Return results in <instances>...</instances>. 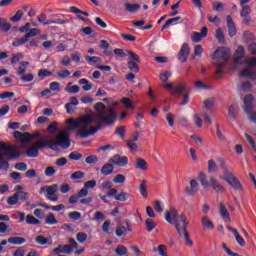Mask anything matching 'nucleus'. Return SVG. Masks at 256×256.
Masks as SVG:
<instances>
[{"instance_id":"56","label":"nucleus","mask_w":256,"mask_h":256,"mask_svg":"<svg viewBox=\"0 0 256 256\" xmlns=\"http://www.w3.org/2000/svg\"><path fill=\"white\" fill-rule=\"evenodd\" d=\"M97 161H99V158L96 155H90L85 159L87 165H93L94 163H97Z\"/></svg>"},{"instance_id":"48","label":"nucleus","mask_w":256,"mask_h":256,"mask_svg":"<svg viewBox=\"0 0 256 256\" xmlns=\"http://www.w3.org/2000/svg\"><path fill=\"white\" fill-rule=\"evenodd\" d=\"M68 159L71 161H80V159H83V155L77 151H74L68 155Z\"/></svg>"},{"instance_id":"47","label":"nucleus","mask_w":256,"mask_h":256,"mask_svg":"<svg viewBox=\"0 0 256 256\" xmlns=\"http://www.w3.org/2000/svg\"><path fill=\"white\" fill-rule=\"evenodd\" d=\"M116 135H119L121 139H125V134L127 133V126H120L115 129Z\"/></svg>"},{"instance_id":"9","label":"nucleus","mask_w":256,"mask_h":256,"mask_svg":"<svg viewBox=\"0 0 256 256\" xmlns=\"http://www.w3.org/2000/svg\"><path fill=\"white\" fill-rule=\"evenodd\" d=\"M219 179H222V181H225L232 187V189H235V191H243V185L239 181L237 177H235V174L233 172H230L226 174L225 176H219Z\"/></svg>"},{"instance_id":"38","label":"nucleus","mask_w":256,"mask_h":256,"mask_svg":"<svg viewBox=\"0 0 256 256\" xmlns=\"http://www.w3.org/2000/svg\"><path fill=\"white\" fill-rule=\"evenodd\" d=\"M218 163H219L220 169L223 171L224 176L228 175L229 173H231L229 168H227V164H225V159L218 158Z\"/></svg>"},{"instance_id":"41","label":"nucleus","mask_w":256,"mask_h":256,"mask_svg":"<svg viewBox=\"0 0 256 256\" xmlns=\"http://www.w3.org/2000/svg\"><path fill=\"white\" fill-rule=\"evenodd\" d=\"M129 197V193L122 191L115 196V201L125 202L129 199Z\"/></svg>"},{"instance_id":"25","label":"nucleus","mask_w":256,"mask_h":256,"mask_svg":"<svg viewBox=\"0 0 256 256\" xmlns=\"http://www.w3.org/2000/svg\"><path fill=\"white\" fill-rule=\"evenodd\" d=\"M219 209H220V215H222L223 219L227 223L231 222V215H229V211L227 210V207H225V204H223V202L219 204Z\"/></svg>"},{"instance_id":"11","label":"nucleus","mask_w":256,"mask_h":256,"mask_svg":"<svg viewBox=\"0 0 256 256\" xmlns=\"http://www.w3.org/2000/svg\"><path fill=\"white\" fill-rule=\"evenodd\" d=\"M30 194L25 191H17L7 199L8 205H17L19 201H29Z\"/></svg>"},{"instance_id":"1","label":"nucleus","mask_w":256,"mask_h":256,"mask_svg":"<svg viewBox=\"0 0 256 256\" xmlns=\"http://www.w3.org/2000/svg\"><path fill=\"white\" fill-rule=\"evenodd\" d=\"M165 220L169 225H174L179 237L184 238V243L187 247H193V240L187 231V225H189V220H187V215L182 213L179 215L177 208L171 207L170 210L165 211Z\"/></svg>"},{"instance_id":"54","label":"nucleus","mask_w":256,"mask_h":256,"mask_svg":"<svg viewBox=\"0 0 256 256\" xmlns=\"http://www.w3.org/2000/svg\"><path fill=\"white\" fill-rule=\"evenodd\" d=\"M126 145H127V147H129V149L132 153H136L137 149H139V146L137 145V143H135L133 141L127 140Z\"/></svg>"},{"instance_id":"17","label":"nucleus","mask_w":256,"mask_h":256,"mask_svg":"<svg viewBox=\"0 0 256 256\" xmlns=\"http://www.w3.org/2000/svg\"><path fill=\"white\" fill-rule=\"evenodd\" d=\"M190 49L189 44L184 43L178 53V59L181 61V63H186L187 58L189 57Z\"/></svg>"},{"instance_id":"29","label":"nucleus","mask_w":256,"mask_h":256,"mask_svg":"<svg viewBox=\"0 0 256 256\" xmlns=\"http://www.w3.org/2000/svg\"><path fill=\"white\" fill-rule=\"evenodd\" d=\"M184 91H187V86L185 84L174 86V88L171 90V95H181L184 93Z\"/></svg>"},{"instance_id":"19","label":"nucleus","mask_w":256,"mask_h":256,"mask_svg":"<svg viewBox=\"0 0 256 256\" xmlns=\"http://www.w3.org/2000/svg\"><path fill=\"white\" fill-rule=\"evenodd\" d=\"M210 185L216 193H225V191H227V189H225V187L221 185V183H219V180H217V178H215L214 176L210 177Z\"/></svg>"},{"instance_id":"22","label":"nucleus","mask_w":256,"mask_h":256,"mask_svg":"<svg viewBox=\"0 0 256 256\" xmlns=\"http://www.w3.org/2000/svg\"><path fill=\"white\" fill-rule=\"evenodd\" d=\"M134 167L140 171H147V169H149V164H147V161L143 158H136L134 161Z\"/></svg>"},{"instance_id":"40","label":"nucleus","mask_w":256,"mask_h":256,"mask_svg":"<svg viewBox=\"0 0 256 256\" xmlns=\"http://www.w3.org/2000/svg\"><path fill=\"white\" fill-rule=\"evenodd\" d=\"M46 225H57V218H55V214L49 213L45 218Z\"/></svg>"},{"instance_id":"58","label":"nucleus","mask_w":256,"mask_h":256,"mask_svg":"<svg viewBox=\"0 0 256 256\" xmlns=\"http://www.w3.org/2000/svg\"><path fill=\"white\" fill-rule=\"evenodd\" d=\"M68 217L72 221H78V219H81V212H78V211L70 212L68 214Z\"/></svg>"},{"instance_id":"35","label":"nucleus","mask_w":256,"mask_h":256,"mask_svg":"<svg viewBox=\"0 0 256 256\" xmlns=\"http://www.w3.org/2000/svg\"><path fill=\"white\" fill-rule=\"evenodd\" d=\"M145 225H146V229H147L148 233H151V231H153V229H155V227H157V222H155L151 218H148L145 221Z\"/></svg>"},{"instance_id":"33","label":"nucleus","mask_w":256,"mask_h":256,"mask_svg":"<svg viewBox=\"0 0 256 256\" xmlns=\"http://www.w3.org/2000/svg\"><path fill=\"white\" fill-rule=\"evenodd\" d=\"M85 60L87 61L88 65H95V63H103V59L98 56H85Z\"/></svg>"},{"instance_id":"57","label":"nucleus","mask_w":256,"mask_h":256,"mask_svg":"<svg viewBox=\"0 0 256 256\" xmlns=\"http://www.w3.org/2000/svg\"><path fill=\"white\" fill-rule=\"evenodd\" d=\"M115 252L119 255V256H123V255H127L128 253V250L125 246L123 245H120V246H117Z\"/></svg>"},{"instance_id":"32","label":"nucleus","mask_w":256,"mask_h":256,"mask_svg":"<svg viewBox=\"0 0 256 256\" xmlns=\"http://www.w3.org/2000/svg\"><path fill=\"white\" fill-rule=\"evenodd\" d=\"M29 39L27 36H24L23 38H15L12 42L13 47H21V45H25V43H28Z\"/></svg>"},{"instance_id":"13","label":"nucleus","mask_w":256,"mask_h":256,"mask_svg":"<svg viewBox=\"0 0 256 256\" xmlns=\"http://www.w3.org/2000/svg\"><path fill=\"white\" fill-rule=\"evenodd\" d=\"M240 7H242V10L240 12V16L244 19V23L246 25H249L251 23V6L247 5V3H240Z\"/></svg>"},{"instance_id":"46","label":"nucleus","mask_w":256,"mask_h":256,"mask_svg":"<svg viewBox=\"0 0 256 256\" xmlns=\"http://www.w3.org/2000/svg\"><path fill=\"white\" fill-rule=\"evenodd\" d=\"M128 69L132 71V73H139V65L135 61H128L127 62Z\"/></svg>"},{"instance_id":"37","label":"nucleus","mask_w":256,"mask_h":256,"mask_svg":"<svg viewBox=\"0 0 256 256\" xmlns=\"http://www.w3.org/2000/svg\"><path fill=\"white\" fill-rule=\"evenodd\" d=\"M198 179L204 189H207L209 187V181H207V176L205 173L200 172L198 175Z\"/></svg>"},{"instance_id":"30","label":"nucleus","mask_w":256,"mask_h":256,"mask_svg":"<svg viewBox=\"0 0 256 256\" xmlns=\"http://www.w3.org/2000/svg\"><path fill=\"white\" fill-rule=\"evenodd\" d=\"M11 29V24L7 22V19L0 17V30L7 33Z\"/></svg>"},{"instance_id":"42","label":"nucleus","mask_w":256,"mask_h":256,"mask_svg":"<svg viewBox=\"0 0 256 256\" xmlns=\"http://www.w3.org/2000/svg\"><path fill=\"white\" fill-rule=\"evenodd\" d=\"M26 223L28 225H41V221L33 215H27L26 216Z\"/></svg>"},{"instance_id":"23","label":"nucleus","mask_w":256,"mask_h":256,"mask_svg":"<svg viewBox=\"0 0 256 256\" xmlns=\"http://www.w3.org/2000/svg\"><path fill=\"white\" fill-rule=\"evenodd\" d=\"M227 229L233 233L238 245H240V247H245V239L242 238L241 234H239V231L231 226H227Z\"/></svg>"},{"instance_id":"64","label":"nucleus","mask_w":256,"mask_h":256,"mask_svg":"<svg viewBox=\"0 0 256 256\" xmlns=\"http://www.w3.org/2000/svg\"><path fill=\"white\" fill-rule=\"evenodd\" d=\"M56 131H57V122H52L48 126V132H50L53 135V134H55Z\"/></svg>"},{"instance_id":"45","label":"nucleus","mask_w":256,"mask_h":256,"mask_svg":"<svg viewBox=\"0 0 256 256\" xmlns=\"http://www.w3.org/2000/svg\"><path fill=\"white\" fill-rule=\"evenodd\" d=\"M154 253H159L160 256H169L167 255V246L159 245L158 248H153Z\"/></svg>"},{"instance_id":"31","label":"nucleus","mask_w":256,"mask_h":256,"mask_svg":"<svg viewBox=\"0 0 256 256\" xmlns=\"http://www.w3.org/2000/svg\"><path fill=\"white\" fill-rule=\"evenodd\" d=\"M215 37L221 45H225V34L221 28H218L215 32Z\"/></svg>"},{"instance_id":"5","label":"nucleus","mask_w":256,"mask_h":256,"mask_svg":"<svg viewBox=\"0 0 256 256\" xmlns=\"http://www.w3.org/2000/svg\"><path fill=\"white\" fill-rule=\"evenodd\" d=\"M46 141L48 143V149H52V151H57V147H61L62 149H69L71 147V138L69 137V133L65 131L60 132L56 140L47 136Z\"/></svg>"},{"instance_id":"62","label":"nucleus","mask_w":256,"mask_h":256,"mask_svg":"<svg viewBox=\"0 0 256 256\" xmlns=\"http://www.w3.org/2000/svg\"><path fill=\"white\" fill-rule=\"evenodd\" d=\"M83 177H85V173H83L82 171H76L71 174L70 179H83Z\"/></svg>"},{"instance_id":"39","label":"nucleus","mask_w":256,"mask_h":256,"mask_svg":"<svg viewBox=\"0 0 256 256\" xmlns=\"http://www.w3.org/2000/svg\"><path fill=\"white\" fill-rule=\"evenodd\" d=\"M65 91L67 93L75 94V93H79V91H81V88L79 87V85L71 86V83H68L66 88H65Z\"/></svg>"},{"instance_id":"63","label":"nucleus","mask_w":256,"mask_h":256,"mask_svg":"<svg viewBox=\"0 0 256 256\" xmlns=\"http://www.w3.org/2000/svg\"><path fill=\"white\" fill-rule=\"evenodd\" d=\"M20 141L22 143H29V141H31V134H29V132L22 133Z\"/></svg>"},{"instance_id":"24","label":"nucleus","mask_w":256,"mask_h":256,"mask_svg":"<svg viewBox=\"0 0 256 256\" xmlns=\"http://www.w3.org/2000/svg\"><path fill=\"white\" fill-rule=\"evenodd\" d=\"M201 222L204 231H213V229H215V224H213L207 216L202 217Z\"/></svg>"},{"instance_id":"8","label":"nucleus","mask_w":256,"mask_h":256,"mask_svg":"<svg viewBox=\"0 0 256 256\" xmlns=\"http://www.w3.org/2000/svg\"><path fill=\"white\" fill-rule=\"evenodd\" d=\"M49 142L45 139L44 141H37L29 146L26 150L27 157H39V149H45L48 147Z\"/></svg>"},{"instance_id":"16","label":"nucleus","mask_w":256,"mask_h":256,"mask_svg":"<svg viewBox=\"0 0 256 256\" xmlns=\"http://www.w3.org/2000/svg\"><path fill=\"white\" fill-rule=\"evenodd\" d=\"M68 243L69 244L62 246V253H64L65 255H71V253H73V249H78L79 247V244H77V242L73 238H70L68 240Z\"/></svg>"},{"instance_id":"26","label":"nucleus","mask_w":256,"mask_h":256,"mask_svg":"<svg viewBox=\"0 0 256 256\" xmlns=\"http://www.w3.org/2000/svg\"><path fill=\"white\" fill-rule=\"evenodd\" d=\"M237 113H239V106L233 104L228 108V117L231 121H235Z\"/></svg>"},{"instance_id":"3","label":"nucleus","mask_w":256,"mask_h":256,"mask_svg":"<svg viewBox=\"0 0 256 256\" xmlns=\"http://www.w3.org/2000/svg\"><path fill=\"white\" fill-rule=\"evenodd\" d=\"M244 55H245V48L243 46H238L235 53V58H234L235 65H243L245 63L248 65V67L244 68L241 71L240 77H248V79H256V74L253 73V71H251V66L256 65V58L253 57L251 59L243 60Z\"/></svg>"},{"instance_id":"10","label":"nucleus","mask_w":256,"mask_h":256,"mask_svg":"<svg viewBox=\"0 0 256 256\" xmlns=\"http://www.w3.org/2000/svg\"><path fill=\"white\" fill-rule=\"evenodd\" d=\"M244 111L250 116V119L256 123V112H253V101H255V97L253 94H248L244 97Z\"/></svg>"},{"instance_id":"28","label":"nucleus","mask_w":256,"mask_h":256,"mask_svg":"<svg viewBox=\"0 0 256 256\" xmlns=\"http://www.w3.org/2000/svg\"><path fill=\"white\" fill-rule=\"evenodd\" d=\"M124 7L125 10L128 11V13H137V11L141 9V5L131 3H126Z\"/></svg>"},{"instance_id":"49","label":"nucleus","mask_w":256,"mask_h":256,"mask_svg":"<svg viewBox=\"0 0 256 256\" xmlns=\"http://www.w3.org/2000/svg\"><path fill=\"white\" fill-rule=\"evenodd\" d=\"M41 33L38 28H32L28 33L25 34L26 39H31V37H37Z\"/></svg>"},{"instance_id":"27","label":"nucleus","mask_w":256,"mask_h":256,"mask_svg":"<svg viewBox=\"0 0 256 256\" xmlns=\"http://www.w3.org/2000/svg\"><path fill=\"white\" fill-rule=\"evenodd\" d=\"M8 243L11 245H23L24 243H27V239L23 237H10L8 238Z\"/></svg>"},{"instance_id":"14","label":"nucleus","mask_w":256,"mask_h":256,"mask_svg":"<svg viewBox=\"0 0 256 256\" xmlns=\"http://www.w3.org/2000/svg\"><path fill=\"white\" fill-rule=\"evenodd\" d=\"M66 123L68 125H72V127L74 129H81L83 127V125H85L86 123H89V118H85V116H82L76 120L74 119H67Z\"/></svg>"},{"instance_id":"36","label":"nucleus","mask_w":256,"mask_h":256,"mask_svg":"<svg viewBox=\"0 0 256 256\" xmlns=\"http://www.w3.org/2000/svg\"><path fill=\"white\" fill-rule=\"evenodd\" d=\"M120 103H122V105H124L125 109H133L135 107V104L133 103V101H131V99H129L127 97H123L120 100Z\"/></svg>"},{"instance_id":"7","label":"nucleus","mask_w":256,"mask_h":256,"mask_svg":"<svg viewBox=\"0 0 256 256\" xmlns=\"http://www.w3.org/2000/svg\"><path fill=\"white\" fill-rule=\"evenodd\" d=\"M57 191H59V185L52 184L50 186H44L39 190L40 195H45L48 201L57 202L59 201V195H57Z\"/></svg>"},{"instance_id":"6","label":"nucleus","mask_w":256,"mask_h":256,"mask_svg":"<svg viewBox=\"0 0 256 256\" xmlns=\"http://www.w3.org/2000/svg\"><path fill=\"white\" fill-rule=\"evenodd\" d=\"M85 119H88L89 122L82 125V128L76 131V135L80 137V139H87L88 137H91V135H95V133L101 130V127L105 125L99 123V125L91 126L89 129V125H91V123H95V118L91 117V115H85Z\"/></svg>"},{"instance_id":"15","label":"nucleus","mask_w":256,"mask_h":256,"mask_svg":"<svg viewBox=\"0 0 256 256\" xmlns=\"http://www.w3.org/2000/svg\"><path fill=\"white\" fill-rule=\"evenodd\" d=\"M197 191H199V182H197L195 179H192L190 180L189 186L185 188L184 193H186L189 197H193Z\"/></svg>"},{"instance_id":"60","label":"nucleus","mask_w":256,"mask_h":256,"mask_svg":"<svg viewBox=\"0 0 256 256\" xmlns=\"http://www.w3.org/2000/svg\"><path fill=\"white\" fill-rule=\"evenodd\" d=\"M127 55H129L130 59L132 61H135L136 63H141V60L139 59V56L135 54L133 51L126 50Z\"/></svg>"},{"instance_id":"20","label":"nucleus","mask_w":256,"mask_h":256,"mask_svg":"<svg viewBox=\"0 0 256 256\" xmlns=\"http://www.w3.org/2000/svg\"><path fill=\"white\" fill-rule=\"evenodd\" d=\"M226 25L228 27V34L230 37H235L237 35V27L235 26V22H233V18L231 15L226 17Z\"/></svg>"},{"instance_id":"55","label":"nucleus","mask_w":256,"mask_h":256,"mask_svg":"<svg viewBox=\"0 0 256 256\" xmlns=\"http://www.w3.org/2000/svg\"><path fill=\"white\" fill-rule=\"evenodd\" d=\"M36 243L38 245H47L49 243V239L45 238L44 236L40 235L35 238Z\"/></svg>"},{"instance_id":"18","label":"nucleus","mask_w":256,"mask_h":256,"mask_svg":"<svg viewBox=\"0 0 256 256\" xmlns=\"http://www.w3.org/2000/svg\"><path fill=\"white\" fill-rule=\"evenodd\" d=\"M209 33V29L207 28V26L202 27L201 29V33L199 32H193L192 36H191V40L194 43H199L201 41L202 38L207 37V34Z\"/></svg>"},{"instance_id":"53","label":"nucleus","mask_w":256,"mask_h":256,"mask_svg":"<svg viewBox=\"0 0 256 256\" xmlns=\"http://www.w3.org/2000/svg\"><path fill=\"white\" fill-rule=\"evenodd\" d=\"M33 79H35V76L32 73L29 74H24L21 76V81L23 83H31V81H33Z\"/></svg>"},{"instance_id":"2","label":"nucleus","mask_w":256,"mask_h":256,"mask_svg":"<svg viewBox=\"0 0 256 256\" xmlns=\"http://www.w3.org/2000/svg\"><path fill=\"white\" fill-rule=\"evenodd\" d=\"M94 109L97 113L88 115L94 119L95 123H100V125H106L107 127L115 125L118 114L114 107L109 106L107 108L103 102H98L94 105Z\"/></svg>"},{"instance_id":"59","label":"nucleus","mask_w":256,"mask_h":256,"mask_svg":"<svg viewBox=\"0 0 256 256\" xmlns=\"http://www.w3.org/2000/svg\"><path fill=\"white\" fill-rule=\"evenodd\" d=\"M76 239L79 243H85L87 241V233L80 232L76 235Z\"/></svg>"},{"instance_id":"61","label":"nucleus","mask_w":256,"mask_h":256,"mask_svg":"<svg viewBox=\"0 0 256 256\" xmlns=\"http://www.w3.org/2000/svg\"><path fill=\"white\" fill-rule=\"evenodd\" d=\"M113 183H116V184L125 183V175H123V174H117V175L113 178Z\"/></svg>"},{"instance_id":"12","label":"nucleus","mask_w":256,"mask_h":256,"mask_svg":"<svg viewBox=\"0 0 256 256\" xmlns=\"http://www.w3.org/2000/svg\"><path fill=\"white\" fill-rule=\"evenodd\" d=\"M109 163H113L116 167H127L129 165V158L116 154L109 159Z\"/></svg>"},{"instance_id":"34","label":"nucleus","mask_w":256,"mask_h":256,"mask_svg":"<svg viewBox=\"0 0 256 256\" xmlns=\"http://www.w3.org/2000/svg\"><path fill=\"white\" fill-rule=\"evenodd\" d=\"M217 171H219L217 162L213 159L208 160V173H217Z\"/></svg>"},{"instance_id":"4","label":"nucleus","mask_w":256,"mask_h":256,"mask_svg":"<svg viewBox=\"0 0 256 256\" xmlns=\"http://www.w3.org/2000/svg\"><path fill=\"white\" fill-rule=\"evenodd\" d=\"M212 59L216 66L215 75L216 77H222L224 73L227 61H229V53L225 51V48H218L213 53Z\"/></svg>"},{"instance_id":"50","label":"nucleus","mask_w":256,"mask_h":256,"mask_svg":"<svg viewBox=\"0 0 256 256\" xmlns=\"http://www.w3.org/2000/svg\"><path fill=\"white\" fill-rule=\"evenodd\" d=\"M70 11H71V13H75L76 15H85V17H89L88 12H85V11L75 7V6H71Z\"/></svg>"},{"instance_id":"51","label":"nucleus","mask_w":256,"mask_h":256,"mask_svg":"<svg viewBox=\"0 0 256 256\" xmlns=\"http://www.w3.org/2000/svg\"><path fill=\"white\" fill-rule=\"evenodd\" d=\"M39 23H42V25H51V20L47 21V14L42 13L38 16Z\"/></svg>"},{"instance_id":"43","label":"nucleus","mask_w":256,"mask_h":256,"mask_svg":"<svg viewBox=\"0 0 256 256\" xmlns=\"http://www.w3.org/2000/svg\"><path fill=\"white\" fill-rule=\"evenodd\" d=\"M215 107V98L211 97L204 101V108L209 111Z\"/></svg>"},{"instance_id":"44","label":"nucleus","mask_w":256,"mask_h":256,"mask_svg":"<svg viewBox=\"0 0 256 256\" xmlns=\"http://www.w3.org/2000/svg\"><path fill=\"white\" fill-rule=\"evenodd\" d=\"M139 191L142 197L147 198V180H142L139 186Z\"/></svg>"},{"instance_id":"52","label":"nucleus","mask_w":256,"mask_h":256,"mask_svg":"<svg viewBox=\"0 0 256 256\" xmlns=\"http://www.w3.org/2000/svg\"><path fill=\"white\" fill-rule=\"evenodd\" d=\"M22 17H23V11L22 10H18L15 13V15L10 18V21H12L13 23H17V21H21Z\"/></svg>"},{"instance_id":"21","label":"nucleus","mask_w":256,"mask_h":256,"mask_svg":"<svg viewBox=\"0 0 256 256\" xmlns=\"http://www.w3.org/2000/svg\"><path fill=\"white\" fill-rule=\"evenodd\" d=\"M115 171V166L113 163L109 162L104 164L100 170L101 175H104L105 177L111 175Z\"/></svg>"}]
</instances>
